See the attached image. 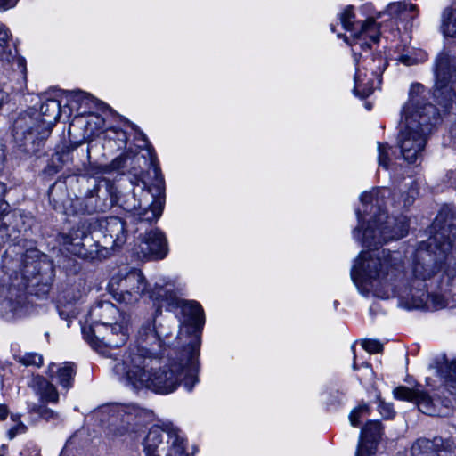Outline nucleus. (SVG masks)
<instances>
[{"mask_svg":"<svg viewBox=\"0 0 456 456\" xmlns=\"http://www.w3.org/2000/svg\"><path fill=\"white\" fill-rule=\"evenodd\" d=\"M22 304V294L16 287H12L9 278L0 282V314L15 313Z\"/></svg>","mask_w":456,"mask_h":456,"instance_id":"a211bd4d","label":"nucleus"},{"mask_svg":"<svg viewBox=\"0 0 456 456\" xmlns=\"http://www.w3.org/2000/svg\"><path fill=\"white\" fill-rule=\"evenodd\" d=\"M3 367L0 365V389L3 387L4 386V379H3Z\"/></svg>","mask_w":456,"mask_h":456,"instance_id":"c03bdc74","label":"nucleus"},{"mask_svg":"<svg viewBox=\"0 0 456 456\" xmlns=\"http://www.w3.org/2000/svg\"><path fill=\"white\" fill-rule=\"evenodd\" d=\"M134 252L140 257L164 258L167 253V244L164 234L159 230L146 232L140 238V242L134 248Z\"/></svg>","mask_w":456,"mask_h":456,"instance_id":"f8f14e48","label":"nucleus"},{"mask_svg":"<svg viewBox=\"0 0 456 456\" xmlns=\"http://www.w3.org/2000/svg\"><path fill=\"white\" fill-rule=\"evenodd\" d=\"M406 59H407V58H406V57H404V56H402V57H401V61H402L403 62H404V63H407V62H406Z\"/></svg>","mask_w":456,"mask_h":456,"instance_id":"de8ad7c7","label":"nucleus"},{"mask_svg":"<svg viewBox=\"0 0 456 456\" xmlns=\"http://www.w3.org/2000/svg\"><path fill=\"white\" fill-rule=\"evenodd\" d=\"M139 342L136 352L126 353L113 366L115 374L125 385L135 390L146 388L167 395L183 382L188 391L192 390L198 380L197 350L188 353V360L177 374L172 369L158 365L155 358L159 354L161 340L150 326L139 331Z\"/></svg>","mask_w":456,"mask_h":456,"instance_id":"f03ea898","label":"nucleus"},{"mask_svg":"<svg viewBox=\"0 0 456 456\" xmlns=\"http://www.w3.org/2000/svg\"><path fill=\"white\" fill-rule=\"evenodd\" d=\"M362 82L361 81L360 77L358 76H355V88H354V91L359 93L361 90V96L362 97H367L368 95H370L372 92H373V84H371L370 86H369L368 87H364L362 89Z\"/></svg>","mask_w":456,"mask_h":456,"instance_id":"e433bc0d","label":"nucleus"},{"mask_svg":"<svg viewBox=\"0 0 456 456\" xmlns=\"http://www.w3.org/2000/svg\"><path fill=\"white\" fill-rule=\"evenodd\" d=\"M18 361L26 366L40 367L43 364L42 355L36 353H26L19 356Z\"/></svg>","mask_w":456,"mask_h":456,"instance_id":"c85d7f7f","label":"nucleus"},{"mask_svg":"<svg viewBox=\"0 0 456 456\" xmlns=\"http://www.w3.org/2000/svg\"><path fill=\"white\" fill-rule=\"evenodd\" d=\"M149 293L150 297L158 304L157 311L163 307L167 310L180 309L183 329L188 334L197 337L200 330V308L196 303L182 299L175 292L160 286H155Z\"/></svg>","mask_w":456,"mask_h":456,"instance_id":"0eeeda50","label":"nucleus"},{"mask_svg":"<svg viewBox=\"0 0 456 456\" xmlns=\"http://www.w3.org/2000/svg\"><path fill=\"white\" fill-rule=\"evenodd\" d=\"M145 456H187V442L172 424L152 426L142 443Z\"/></svg>","mask_w":456,"mask_h":456,"instance_id":"39448f33","label":"nucleus"},{"mask_svg":"<svg viewBox=\"0 0 456 456\" xmlns=\"http://www.w3.org/2000/svg\"><path fill=\"white\" fill-rule=\"evenodd\" d=\"M389 9L390 12L397 13L407 12V9H404L403 7H395V4H390Z\"/></svg>","mask_w":456,"mask_h":456,"instance_id":"37998d69","label":"nucleus"},{"mask_svg":"<svg viewBox=\"0 0 456 456\" xmlns=\"http://www.w3.org/2000/svg\"><path fill=\"white\" fill-rule=\"evenodd\" d=\"M395 7H403L404 9H407V12H414L416 9V6L411 3L406 2H398L395 3Z\"/></svg>","mask_w":456,"mask_h":456,"instance_id":"ea45409f","label":"nucleus"},{"mask_svg":"<svg viewBox=\"0 0 456 456\" xmlns=\"http://www.w3.org/2000/svg\"><path fill=\"white\" fill-rule=\"evenodd\" d=\"M18 0H0V10L5 11L12 8L17 4Z\"/></svg>","mask_w":456,"mask_h":456,"instance_id":"58836bf2","label":"nucleus"},{"mask_svg":"<svg viewBox=\"0 0 456 456\" xmlns=\"http://www.w3.org/2000/svg\"><path fill=\"white\" fill-rule=\"evenodd\" d=\"M101 226L106 244H110L112 248H118L126 242L127 234L125 223L121 218L107 217Z\"/></svg>","mask_w":456,"mask_h":456,"instance_id":"6ab92c4d","label":"nucleus"},{"mask_svg":"<svg viewBox=\"0 0 456 456\" xmlns=\"http://www.w3.org/2000/svg\"><path fill=\"white\" fill-rule=\"evenodd\" d=\"M38 114L43 126L51 132L52 127L61 117V103L55 99H48L42 103Z\"/></svg>","mask_w":456,"mask_h":456,"instance_id":"412c9836","label":"nucleus"},{"mask_svg":"<svg viewBox=\"0 0 456 456\" xmlns=\"http://www.w3.org/2000/svg\"><path fill=\"white\" fill-rule=\"evenodd\" d=\"M423 93L421 85H413L403 110L404 127L399 134L398 144L403 159L409 163H416L422 158L428 136L439 120L438 110L433 104L424 102Z\"/></svg>","mask_w":456,"mask_h":456,"instance_id":"7ed1b4c3","label":"nucleus"},{"mask_svg":"<svg viewBox=\"0 0 456 456\" xmlns=\"http://www.w3.org/2000/svg\"><path fill=\"white\" fill-rule=\"evenodd\" d=\"M411 452L412 456H452L454 446L452 442L441 437L420 438L412 444Z\"/></svg>","mask_w":456,"mask_h":456,"instance_id":"4468645a","label":"nucleus"},{"mask_svg":"<svg viewBox=\"0 0 456 456\" xmlns=\"http://www.w3.org/2000/svg\"><path fill=\"white\" fill-rule=\"evenodd\" d=\"M355 15L353 12V6H346L339 15L340 22L346 30H354Z\"/></svg>","mask_w":456,"mask_h":456,"instance_id":"cd10ccee","label":"nucleus"},{"mask_svg":"<svg viewBox=\"0 0 456 456\" xmlns=\"http://www.w3.org/2000/svg\"><path fill=\"white\" fill-rule=\"evenodd\" d=\"M70 94L77 102H87L90 100V95L82 91H72Z\"/></svg>","mask_w":456,"mask_h":456,"instance_id":"4c0bfd02","label":"nucleus"},{"mask_svg":"<svg viewBox=\"0 0 456 456\" xmlns=\"http://www.w3.org/2000/svg\"><path fill=\"white\" fill-rule=\"evenodd\" d=\"M200 322H201V326L203 325L204 323V316H203V312L201 311V319H200Z\"/></svg>","mask_w":456,"mask_h":456,"instance_id":"49530a36","label":"nucleus"},{"mask_svg":"<svg viewBox=\"0 0 456 456\" xmlns=\"http://www.w3.org/2000/svg\"><path fill=\"white\" fill-rule=\"evenodd\" d=\"M389 150H390V147L387 144L379 143V163L380 166H382L386 169L388 168V162H389L388 151Z\"/></svg>","mask_w":456,"mask_h":456,"instance_id":"473e14b6","label":"nucleus"},{"mask_svg":"<svg viewBox=\"0 0 456 456\" xmlns=\"http://www.w3.org/2000/svg\"><path fill=\"white\" fill-rule=\"evenodd\" d=\"M48 375L51 378L56 377V381L64 388H69L72 386V380L75 375V369L72 363L66 362L63 366L58 367L52 363L48 367Z\"/></svg>","mask_w":456,"mask_h":456,"instance_id":"5701e85b","label":"nucleus"},{"mask_svg":"<svg viewBox=\"0 0 456 456\" xmlns=\"http://www.w3.org/2000/svg\"><path fill=\"white\" fill-rule=\"evenodd\" d=\"M34 390L39 397L41 403H57L59 393L50 381L41 376L34 379Z\"/></svg>","mask_w":456,"mask_h":456,"instance_id":"4be33fe9","label":"nucleus"},{"mask_svg":"<svg viewBox=\"0 0 456 456\" xmlns=\"http://www.w3.org/2000/svg\"><path fill=\"white\" fill-rule=\"evenodd\" d=\"M87 239L86 232L77 228L76 230L73 229L68 234H63L61 236V243L69 253L78 256H85V240Z\"/></svg>","mask_w":456,"mask_h":456,"instance_id":"aec40b11","label":"nucleus"},{"mask_svg":"<svg viewBox=\"0 0 456 456\" xmlns=\"http://www.w3.org/2000/svg\"><path fill=\"white\" fill-rule=\"evenodd\" d=\"M444 386L451 395H456V361L446 363L441 368Z\"/></svg>","mask_w":456,"mask_h":456,"instance_id":"393cba45","label":"nucleus"},{"mask_svg":"<svg viewBox=\"0 0 456 456\" xmlns=\"http://www.w3.org/2000/svg\"><path fill=\"white\" fill-rule=\"evenodd\" d=\"M372 61L377 64L370 68L372 74L379 77L386 69L387 61L381 54H379L373 58Z\"/></svg>","mask_w":456,"mask_h":456,"instance_id":"2f4dec72","label":"nucleus"},{"mask_svg":"<svg viewBox=\"0 0 456 456\" xmlns=\"http://www.w3.org/2000/svg\"><path fill=\"white\" fill-rule=\"evenodd\" d=\"M341 37L348 45H359L362 49H369L370 43H377L379 40V24L374 18H368L362 23L360 31L353 35L354 42L345 35Z\"/></svg>","mask_w":456,"mask_h":456,"instance_id":"f3484780","label":"nucleus"},{"mask_svg":"<svg viewBox=\"0 0 456 456\" xmlns=\"http://www.w3.org/2000/svg\"><path fill=\"white\" fill-rule=\"evenodd\" d=\"M8 415V409L5 405L0 404V420L4 419Z\"/></svg>","mask_w":456,"mask_h":456,"instance_id":"79ce46f5","label":"nucleus"},{"mask_svg":"<svg viewBox=\"0 0 456 456\" xmlns=\"http://www.w3.org/2000/svg\"><path fill=\"white\" fill-rule=\"evenodd\" d=\"M353 367H354V370H356V369H357V366H356L355 362L354 363V366H353Z\"/></svg>","mask_w":456,"mask_h":456,"instance_id":"09e8293b","label":"nucleus"},{"mask_svg":"<svg viewBox=\"0 0 456 456\" xmlns=\"http://www.w3.org/2000/svg\"><path fill=\"white\" fill-rule=\"evenodd\" d=\"M442 30L444 36L456 37V10L447 7L442 14Z\"/></svg>","mask_w":456,"mask_h":456,"instance_id":"b1692460","label":"nucleus"},{"mask_svg":"<svg viewBox=\"0 0 456 456\" xmlns=\"http://www.w3.org/2000/svg\"><path fill=\"white\" fill-rule=\"evenodd\" d=\"M381 436V424L379 421H369L362 429L361 438L377 442Z\"/></svg>","mask_w":456,"mask_h":456,"instance_id":"bb28decb","label":"nucleus"},{"mask_svg":"<svg viewBox=\"0 0 456 456\" xmlns=\"http://www.w3.org/2000/svg\"><path fill=\"white\" fill-rule=\"evenodd\" d=\"M370 411L367 404H361L356 409H354L350 416L349 419L354 427H357L360 424V419Z\"/></svg>","mask_w":456,"mask_h":456,"instance_id":"7c9ffc66","label":"nucleus"},{"mask_svg":"<svg viewBox=\"0 0 456 456\" xmlns=\"http://www.w3.org/2000/svg\"><path fill=\"white\" fill-rule=\"evenodd\" d=\"M361 201L364 207L363 212H368L369 205L374 208V201L378 204V200L374 199L372 193L364 192L361 195ZM379 211L370 209V213H374L375 216L370 221L368 227L364 230L361 236V228L358 225L354 230V237L362 240V246L366 248H378L390 240H399L404 237L408 232V222L405 216L394 217L388 216L387 212L381 210L376 206Z\"/></svg>","mask_w":456,"mask_h":456,"instance_id":"20e7f679","label":"nucleus"},{"mask_svg":"<svg viewBox=\"0 0 456 456\" xmlns=\"http://www.w3.org/2000/svg\"><path fill=\"white\" fill-rule=\"evenodd\" d=\"M32 411L37 413L42 419L47 422L57 424L62 420L60 412L47 407L46 405H45V403H42L40 405H34L32 408Z\"/></svg>","mask_w":456,"mask_h":456,"instance_id":"a878e982","label":"nucleus"},{"mask_svg":"<svg viewBox=\"0 0 456 456\" xmlns=\"http://www.w3.org/2000/svg\"><path fill=\"white\" fill-rule=\"evenodd\" d=\"M362 347L370 354L382 352L383 345L378 340L365 339L362 342Z\"/></svg>","mask_w":456,"mask_h":456,"instance_id":"72a5a7b5","label":"nucleus"},{"mask_svg":"<svg viewBox=\"0 0 456 456\" xmlns=\"http://www.w3.org/2000/svg\"><path fill=\"white\" fill-rule=\"evenodd\" d=\"M130 317L125 322H117L111 325H93L91 331L93 338L90 343L93 347L105 354V347H119L126 343L129 338Z\"/></svg>","mask_w":456,"mask_h":456,"instance_id":"9b49d317","label":"nucleus"},{"mask_svg":"<svg viewBox=\"0 0 456 456\" xmlns=\"http://www.w3.org/2000/svg\"><path fill=\"white\" fill-rule=\"evenodd\" d=\"M109 288L118 301L134 304L145 292L146 283L141 271L126 268L119 270L111 277Z\"/></svg>","mask_w":456,"mask_h":456,"instance_id":"1a4fd4ad","label":"nucleus"},{"mask_svg":"<svg viewBox=\"0 0 456 456\" xmlns=\"http://www.w3.org/2000/svg\"><path fill=\"white\" fill-rule=\"evenodd\" d=\"M455 213L444 207L433 223L436 233L422 242L415 252L410 273L402 275L399 253L362 252L351 270V277L362 294L372 293L379 298L396 295L406 308H420L430 301L436 309L444 308L443 296L428 294L426 281L443 270L456 275Z\"/></svg>","mask_w":456,"mask_h":456,"instance_id":"f257e3e1","label":"nucleus"},{"mask_svg":"<svg viewBox=\"0 0 456 456\" xmlns=\"http://www.w3.org/2000/svg\"><path fill=\"white\" fill-rule=\"evenodd\" d=\"M394 396L398 400L408 401L415 403L424 414L435 416L438 414L436 404L431 396L419 387L409 388L404 386L394 389Z\"/></svg>","mask_w":456,"mask_h":456,"instance_id":"ddd939ff","label":"nucleus"},{"mask_svg":"<svg viewBox=\"0 0 456 456\" xmlns=\"http://www.w3.org/2000/svg\"><path fill=\"white\" fill-rule=\"evenodd\" d=\"M132 183L133 190L120 198L121 208L142 223L150 224L156 221L162 214L161 200L154 199L151 191L146 189L143 181L136 179V182Z\"/></svg>","mask_w":456,"mask_h":456,"instance_id":"423d86ee","label":"nucleus"},{"mask_svg":"<svg viewBox=\"0 0 456 456\" xmlns=\"http://www.w3.org/2000/svg\"><path fill=\"white\" fill-rule=\"evenodd\" d=\"M90 315L94 320L93 325H111L117 322H125V319L130 316L121 312L114 304L104 301L94 305L90 312Z\"/></svg>","mask_w":456,"mask_h":456,"instance_id":"dca6fc26","label":"nucleus"},{"mask_svg":"<svg viewBox=\"0 0 456 456\" xmlns=\"http://www.w3.org/2000/svg\"><path fill=\"white\" fill-rule=\"evenodd\" d=\"M379 411L385 419H392L395 415V411L392 405L386 403L383 401L379 402Z\"/></svg>","mask_w":456,"mask_h":456,"instance_id":"c9c22d12","label":"nucleus"},{"mask_svg":"<svg viewBox=\"0 0 456 456\" xmlns=\"http://www.w3.org/2000/svg\"><path fill=\"white\" fill-rule=\"evenodd\" d=\"M110 432L116 437H133L142 428L145 411L134 405L114 406L110 409Z\"/></svg>","mask_w":456,"mask_h":456,"instance_id":"9d476101","label":"nucleus"},{"mask_svg":"<svg viewBox=\"0 0 456 456\" xmlns=\"http://www.w3.org/2000/svg\"><path fill=\"white\" fill-rule=\"evenodd\" d=\"M12 134L20 147H23L27 152H33L38 142L47 138L50 132L39 119L38 111L30 109L15 118Z\"/></svg>","mask_w":456,"mask_h":456,"instance_id":"6e6552de","label":"nucleus"},{"mask_svg":"<svg viewBox=\"0 0 456 456\" xmlns=\"http://www.w3.org/2000/svg\"><path fill=\"white\" fill-rule=\"evenodd\" d=\"M356 214H357L359 224H360L362 222V219L363 218L362 214H361V210H357Z\"/></svg>","mask_w":456,"mask_h":456,"instance_id":"a18cd8bd","label":"nucleus"},{"mask_svg":"<svg viewBox=\"0 0 456 456\" xmlns=\"http://www.w3.org/2000/svg\"><path fill=\"white\" fill-rule=\"evenodd\" d=\"M4 159H5V154H4V144H3L2 141L0 140V171L3 168Z\"/></svg>","mask_w":456,"mask_h":456,"instance_id":"a19ab883","label":"nucleus"},{"mask_svg":"<svg viewBox=\"0 0 456 456\" xmlns=\"http://www.w3.org/2000/svg\"><path fill=\"white\" fill-rule=\"evenodd\" d=\"M375 443L370 439L360 442L355 456H370L374 453Z\"/></svg>","mask_w":456,"mask_h":456,"instance_id":"c756f323","label":"nucleus"},{"mask_svg":"<svg viewBox=\"0 0 456 456\" xmlns=\"http://www.w3.org/2000/svg\"><path fill=\"white\" fill-rule=\"evenodd\" d=\"M12 420L15 422L14 426L8 430V436L12 439L16 435L25 433L27 427L20 421H18L17 417L12 416Z\"/></svg>","mask_w":456,"mask_h":456,"instance_id":"f704fd0d","label":"nucleus"},{"mask_svg":"<svg viewBox=\"0 0 456 456\" xmlns=\"http://www.w3.org/2000/svg\"><path fill=\"white\" fill-rule=\"evenodd\" d=\"M0 56L1 60L10 63L12 69H15L14 66H16L22 78L26 79V61L23 57L17 55L12 34L4 25L0 26Z\"/></svg>","mask_w":456,"mask_h":456,"instance_id":"2eb2a0df","label":"nucleus"}]
</instances>
